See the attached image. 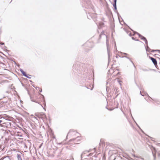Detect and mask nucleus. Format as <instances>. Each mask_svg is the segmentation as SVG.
<instances>
[{"label": "nucleus", "mask_w": 160, "mask_h": 160, "mask_svg": "<svg viewBox=\"0 0 160 160\" xmlns=\"http://www.w3.org/2000/svg\"><path fill=\"white\" fill-rule=\"evenodd\" d=\"M79 134L77 132L74 131L72 130H70L68 134L67 135V137L69 136L70 135H72V136L76 135L77 136V137L76 138H74L72 139H71L69 140V142H73L74 143H76L77 142H79L78 141V138H79V137L78 136L77 134Z\"/></svg>", "instance_id": "obj_1"}, {"label": "nucleus", "mask_w": 160, "mask_h": 160, "mask_svg": "<svg viewBox=\"0 0 160 160\" xmlns=\"http://www.w3.org/2000/svg\"><path fill=\"white\" fill-rule=\"evenodd\" d=\"M102 36L103 37L106 38V44L107 47V50L108 52V62H110V48L109 46V41L108 39H107V36L106 35H105L104 32H102L100 35V38H101V37Z\"/></svg>", "instance_id": "obj_2"}, {"label": "nucleus", "mask_w": 160, "mask_h": 160, "mask_svg": "<svg viewBox=\"0 0 160 160\" xmlns=\"http://www.w3.org/2000/svg\"><path fill=\"white\" fill-rule=\"evenodd\" d=\"M5 119L1 117L0 120V128L4 127L5 126L6 122H5Z\"/></svg>", "instance_id": "obj_3"}, {"label": "nucleus", "mask_w": 160, "mask_h": 160, "mask_svg": "<svg viewBox=\"0 0 160 160\" xmlns=\"http://www.w3.org/2000/svg\"><path fill=\"white\" fill-rule=\"evenodd\" d=\"M39 118H40L42 119H44L46 118V115L43 112H40L36 115Z\"/></svg>", "instance_id": "obj_4"}, {"label": "nucleus", "mask_w": 160, "mask_h": 160, "mask_svg": "<svg viewBox=\"0 0 160 160\" xmlns=\"http://www.w3.org/2000/svg\"><path fill=\"white\" fill-rule=\"evenodd\" d=\"M145 49H146V51H147V52H157V51H160V50H151L150 48L147 45V47H145Z\"/></svg>", "instance_id": "obj_5"}, {"label": "nucleus", "mask_w": 160, "mask_h": 160, "mask_svg": "<svg viewBox=\"0 0 160 160\" xmlns=\"http://www.w3.org/2000/svg\"><path fill=\"white\" fill-rule=\"evenodd\" d=\"M150 58L151 60H152V62L153 63L154 65L155 66L156 65H157V62L156 59L152 57H150Z\"/></svg>", "instance_id": "obj_6"}, {"label": "nucleus", "mask_w": 160, "mask_h": 160, "mask_svg": "<svg viewBox=\"0 0 160 160\" xmlns=\"http://www.w3.org/2000/svg\"><path fill=\"white\" fill-rule=\"evenodd\" d=\"M135 33H137L139 37L141 39L143 40L144 41L145 39H146V38L145 37H144L143 36H142V35H141L140 34L136 32Z\"/></svg>", "instance_id": "obj_7"}, {"label": "nucleus", "mask_w": 160, "mask_h": 160, "mask_svg": "<svg viewBox=\"0 0 160 160\" xmlns=\"http://www.w3.org/2000/svg\"><path fill=\"white\" fill-rule=\"evenodd\" d=\"M20 71L22 73V74L25 77H26L27 76V75L26 74V72L24 71H23L22 69H20Z\"/></svg>", "instance_id": "obj_8"}, {"label": "nucleus", "mask_w": 160, "mask_h": 160, "mask_svg": "<svg viewBox=\"0 0 160 160\" xmlns=\"http://www.w3.org/2000/svg\"><path fill=\"white\" fill-rule=\"evenodd\" d=\"M113 6L114 8V9L115 10H117V5H116V4H113Z\"/></svg>", "instance_id": "obj_9"}, {"label": "nucleus", "mask_w": 160, "mask_h": 160, "mask_svg": "<svg viewBox=\"0 0 160 160\" xmlns=\"http://www.w3.org/2000/svg\"><path fill=\"white\" fill-rule=\"evenodd\" d=\"M17 158H18V160L20 159H21V155L20 154H17Z\"/></svg>", "instance_id": "obj_10"}, {"label": "nucleus", "mask_w": 160, "mask_h": 160, "mask_svg": "<svg viewBox=\"0 0 160 160\" xmlns=\"http://www.w3.org/2000/svg\"><path fill=\"white\" fill-rule=\"evenodd\" d=\"M119 53H121V54H124V55H128V54H127V53H122L121 52H119Z\"/></svg>", "instance_id": "obj_11"}, {"label": "nucleus", "mask_w": 160, "mask_h": 160, "mask_svg": "<svg viewBox=\"0 0 160 160\" xmlns=\"http://www.w3.org/2000/svg\"><path fill=\"white\" fill-rule=\"evenodd\" d=\"M38 104H39L43 108V109L45 110L46 111V108H44L43 106L41 104V103H40L39 102H38Z\"/></svg>", "instance_id": "obj_12"}, {"label": "nucleus", "mask_w": 160, "mask_h": 160, "mask_svg": "<svg viewBox=\"0 0 160 160\" xmlns=\"http://www.w3.org/2000/svg\"><path fill=\"white\" fill-rule=\"evenodd\" d=\"M0 65H1L2 66V67L4 68V66L5 65L4 64V63H2V62L1 63H0Z\"/></svg>", "instance_id": "obj_13"}, {"label": "nucleus", "mask_w": 160, "mask_h": 160, "mask_svg": "<svg viewBox=\"0 0 160 160\" xmlns=\"http://www.w3.org/2000/svg\"><path fill=\"white\" fill-rule=\"evenodd\" d=\"M119 57H122V58L125 57V58H127L128 59H130L128 57H127V56L124 57V56H119Z\"/></svg>", "instance_id": "obj_14"}, {"label": "nucleus", "mask_w": 160, "mask_h": 160, "mask_svg": "<svg viewBox=\"0 0 160 160\" xmlns=\"http://www.w3.org/2000/svg\"><path fill=\"white\" fill-rule=\"evenodd\" d=\"M130 61L132 63V64H133V66L135 68H136L135 66V65L133 63V62L132 60H130Z\"/></svg>", "instance_id": "obj_15"}, {"label": "nucleus", "mask_w": 160, "mask_h": 160, "mask_svg": "<svg viewBox=\"0 0 160 160\" xmlns=\"http://www.w3.org/2000/svg\"><path fill=\"white\" fill-rule=\"evenodd\" d=\"M152 153L153 156L154 157V158L155 159V158H156V155H155V154L153 152H152Z\"/></svg>", "instance_id": "obj_16"}, {"label": "nucleus", "mask_w": 160, "mask_h": 160, "mask_svg": "<svg viewBox=\"0 0 160 160\" xmlns=\"http://www.w3.org/2000/svg\"><path fill=\"white\" fill-rule=\"evenodd\" d=\"M142 70L144 71H148V69H142Z\"/></svg>", "instance_id": "obj_17"}, {"label": "nucleus", "mask_w": 160, "mask_h": 160, "mask_svg": "<svg viewBox=\"0 0 160 160\" xmlns=\"http://www.w3.org/2000/svg\"><path fill=\"white\" fill-rule=\"evenodd\" d=\"M144 41H145V43L146 44H148V41L146 39H145L144 40Z\"/></svg>", "instance_id": "obj_18"}, {"label": "nucleus", "mask_w": 160, "mask_h": 160, "mask_svg": "<svg viewBox=\"0 0 160 160\" xmlns=\"http://www.w3.org/2000/svg\"><path fill=\"white\" fill-rule=\"evenodd\" d=\"M38 90H39V91L41 92H42V88H39V87H38Z\"/></svg>", "instance_id": "obj_19"}, {"label": "nucleus", "mask_w": 160, "mask_h": 160, "mask_svg": "<svg viewBox=\"0 0 160 160\" xmlns=\"http://www.w3.org/2000/svg\"><path fill=\"white\" fill-rule=\"evenodd\" d=\"M142 93H144L145 94V93L144 92H142ZM140 94L142 96H144V94H142V92H141V91L140 92Z\"/></svg>", "instance_id": "obj_20"}, {"label": "nucleus", "mask_w": 160, "mask_h": 160, "mask_svg": "<svg viewBox=\"0 0 160 160\" xmlns=\"http://www.w3.org/2000/svg\"><path fill=\"white\" fill-rule=\"evenodd\" d=\"M113 1H114V2L113 4H116L117 0H113Z\"/></svg>", "instance_id": "obj_21"}, {"label": "nucleus", "mask_w": 160, "mask_h": 160, "mask_svg": "<svg viewBox=\"0 0 160 160\" xmlns=\"http://www.w3.org/2000/svg\"><path fill=\"white\" fill-rule=\"evenodd\" d=\"M25 77H26V78H29V79H30V78H31V77H29V76H28L27 75V76Z\"/></svg>", "instance_id": "obj_22"}, {"label": "nucleus", "mask_w": 160, "mask_h": 160, "mask_svg": "<svg viewBox=\"0 0 160 160\" xmlns=\"http://www.w3.org/2000/svg\"><path fill=\"white\" fill-rule=\"evenodd\" d=\"M1 130H3V131H4V132H6V131H5V130H4L2 128H1Z\"/></svg>", "instance_id": "obj_23"}, {"label": "nucleus", "mask_w": 160, "mask_h": 160, "mask_svg": "<svg viewBox=\"0 0 160 160\" xmlns=\"http://www.w3.org/2000/svg\"><path fill=\"white\" fill-rule=\"evenodd\" d=\"M0 44L1 45H4V43L3 42H1V43H0Z\"/></svg>", "instance_id": "obj_24"}, {"label": "nucleus", "mask_w": 160, "mask_h": 160, "mask_svg": "<svg viewBox=\"0 0 160 160\" xmlns=\"http://www.w3.org/2000/svg\"><path fill=\"white\" fill-rule=\"evenodd\" d=\"M92 155V153H90L88 155V156H91Z\"/></svg>", "instance_id": "obj_25"}, {"label": "nucleus", "mask_w": 160, "mask_h": 160, "mask_svg": "<svg viewBox=\"0 0 160 160\" xmlns=\"http://www.w3.org/2000/svg\"><path fill=\"white\" fill-rule=\"evenodd\" d=\"M132 39H133V40H135V39L134 38V37H132Z\"/></svg>", "instance_id": "obj_26"}, {"label": "nucleus", "mask_w": 160, "mask_h": 160, "mask_svg": "<svg viewBox=\"0 0 160 160\" xmlns=\"http://www.w3.org/2000/svg\"><path fill=\"white\" fill-rule=\"evenodd\" d=\"M83 154V152L81 154V158H82V155Z\"/></svg>", "instance_id": "obj_27"}, {"label": "nucleus", "mask_w": 160, "mask_h": 160, "mask_svg": "<svg viewBox=\"0 0 160 160\" xmlns=\"http://www.w3.org/2000/svg\"><path fill=\"white\" fill-rule=\"evenodd\" d=\"M32 101H33V102H36V101H33V100H32Z\"/></svg>", "instance_id": "obj_28"}, {"label": "nucleus", "mask_w": 160, "mask_h": 160, "mask_svg": "<svg viewBox=\"0 0 160 160\" xmlns=\"http://www.w3.org/2000/svg\"><path fill=\"white\" fill-rule=\"evenodd\" d=\"M131 35H131V33H130V34H129V36H131Z\"/></svg>", "instance_id": "obj_29"}, {"label": "nucleus", "mask_w": 160, "mask_h": 160, "mask_svg": "<svg viewBox=\"0 0 160 160\" xmlns=\"http://www.w3.org/2000/svg\"><path fill=\"white\" fill-rule=\"evenodd\" d=\"M146 94H147V95L148 97H149V96L148 95L147 93H146Z\"/></svg>", "instance_id": "obj_30"}, {"label": "nucleus", "mask_w": 160, "mask_h": 160, "mask_svg": "<svg viewBox=\"0 0 160 160\" xmlns=\"http://www.w3.org/2000/svg\"><path fill=\"white\" fill-rule=\"evenodd\" d=\"M93 87H92V88L91 89V90H92V89H93Z\"/></svg>", "instance_id": "obj_31"}, {"label": "nucleus", "mask_w": 160, "mask_h": 160, "mask_svg": "<svg viewBox=\"0 0 160 160\" xmlns=\"http://www.w3.org/2000/svg\"><path fill=\"white\" fill-rule=\"evenodd\" d=\"M136 41H139V40L138 39L135 40Z\"/></svg>", "instance_id": "obj_32"}, {"label": "nucleus", "mask_w": 160, "mask_h": 160, "mask_svg": "<svg viewBox=\"0 0 160 160\" xmlns=\"http://www.w3.org/2000/svg\"><path fill=\"white\" fill-rule=\"evenodd\" d=\"M86 88H87L88 89V88H89L88 87H86Z\"/></svg>", "instance_id": "obj_33"}, {"label": "nucleus", "mask_w": 160, "mask_h": 160, "mask_svg": "<svg viewBox=\"0 0 160 160\" xmlns=\"http://www.w3.org/2000/svg\"><path fill=\"white\" fill-rule=\"evenodd\" d=\"M131 29V30H132V31H133V30H132V29Z\"/></svg>", "instance_id": "obj_34"}, {"label": "nucleus", "mask_w": 160, "mask_h": 160, "mask_svg": "<svg viewBox=\"0 0 160 160\" xmlns=\"http://www.w3.org/2000/svg\"><path fill=\"white\" fill-rule=\"evenodd\" d=\"M137 125L138 126V127H139V126H138L137 124Z\"/></svg>", "instance_id": "obj_35"}]
</instances>
